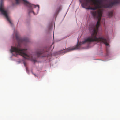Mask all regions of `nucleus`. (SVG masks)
I'll return each mask as SVG.
<instances>
[{
	"label": "nucleus",
	"mask_w": 120,
	"mask_h": 120,
	"mask_svg": "<svg viewBox=\"0 0 120 120\" xmlns=\"http://www.w3.org/2000/svg\"><path fill=\"white\" fill-rule=\"evenodd\" d=\"M92 2V4L94 5L95 7H90V9L95 10L97 9L102 8H110L112 7L113 5H115L116 4L119 3V1L116 0L115 2H112L109 4H102V1L98 0H90Z\"/></svg>",
	"instance_id": "3"
},
{
	"label": "nucleus",
	"mask_w": 120,
	"mask_h": 120,
	"mask_svg": "<svg viewBox=\"0 0 120 120\" xmlns=\"http://www.w3.org/2000/svg\"><path fill=\"white\" fill-rule=\"evenodd\" d=\"M113 12L112 11H110L108 13V15L109 17H111L112 16Z\"/></svg>",
	"instance_id": "10"
},
{
	"label": "nucleus",
	"mask_w": 120,
	"mask_h": 120,
	"mask_svg": "<svg viewBox=\"0 0 120 120\" xmlns=\"http://www.w3.org/2000/svg\"><path fill=\"white\" fill-rule=\"evenodd\" d=\"M44 54L43 51L41 50L37 51L36 53V55L38 57H40L45 56H46L44 55Z\"/></svg>",
	"instance_id": "6"
},
{
	"label": "nucleus",
	"mask_w": 120,
	"mask_h": 120,
	"mask_svg": "<svg viewBox=\"0 0 120 120\" xmlns=\"http://www.w3.org/2000/svg\"><path fill=\"white\" fill-rule=\"evenodd\" d=\"M79 48V45L78 44L76 45V46L73 48L68 49H67L68 52L70 51L73 50L77 49Z\"/></svg>",
	"instance_id": "8"
},
{
	"label": "nucleus",
	"mask_w": 120,
	"mask_h": 120,
	"mask_svg": "<svg viewBox=\"0 0 120 120\" xmlns=\"http://www.w3.org/2000/svg\"><path fill=\"white\" fill-rule=\"evenodd\" d=\"M0 12L5 17L11 25H12V23L8 15L9 13V11L8 10L5 9L4 7L2 0L1 1L0 4Z\"/></svg>",
	"instance_id": "4"
},
{
	"label": "nucleus",
	"mask_w": 120,
	"mask_h": 120,
	"mask_svg": "<svg viewBox=\"0 0 120 120\" xmlns=\"http://www.w3.org/2000/svg\"><path fill=\"white\" fill-rule=\"evenodd\" d=\"M38 6V8H39V6L38 5H37V6Z\"/></svg>",
	"instance_id": "12"
},
{
	"label": "nucleus",
	"mask_w": 120,
	"mask_h": 120,
	"mask_svg": "<svg viewBox=\"0 0 120 120\" xmlns=\"http://www.w3.org/2000/svg\"><path fill=\"white\" fill-rule=\"evenodd\" d=\"M16 1V3L17 4H19L22 1H23L24 4L27 7L30 8V11L29 12V13L31 12H33L34 14V12L32 11V8L34 6V5L31 4L30 3L28 2L26 0H15Z\"/></svg>",
	"instance_id": "5"
},
{
	"label": "nucleus",
	"mask_w": 120,
	"mask_h": 120,
	"mask_svg": "<svg viewBox=\"0 0 120 120\" xmlns=\"http://www.w3.org/2000/svg\"><path fill=\"white\" fill-rule=\"evenodd\" d=\"M33 74L35 76H36V75H35V74H33Z\"/></svg>",
	"instance_id": "13"
},
{
	"label": "nucleus",
	"mask_w": 120,
	"mask_h": 120,
	"mask_svg": "<svg viewBox=\"0 0 120 120\" xmlns=\"http://www.w3.org/2000/svg\"><path fill=\"white\" fill-rule=\"evenodd\" d=\"M24 65H25V63H24Z\"/></svg>",
	"instance_id": "14"
},
{
	"label": "nucleus",
	"mask_w": 120,
	"mask_h": 120,
	"mask_svg": "<svg viewBox=\"0 0 120 120\" xmlns=\"http://www.w3.org/2000/svg\"><path fill=\"white\" fill-rule=\"evenodd\" d=\"M10 51L13 55L16 56V55L14 54L13 52H15L16 55L19 54L24 58L30 60L32 61L35 62L36 61L35 59L33 58L31 55H29L27 54V49H22L19 47H15L11 46Z\"/></svg>",
	"instance_id": "2"
},
{
	"label": "nucleus",
	"mask_w": 120,
	"mask_h": 120,
	"mask_svg": "<svg viewBox=\"0 0 120 120\" xmlns=\"http://www.w3.org/2000/svg\"><path fill=\"white\" fill-rule=\"evenodd\" d=\"M23 41H26V42H28V41L27 40H26L25 39H24L23 40Z\"/></svg>",
	"instance_id": "11"
},
{
	"label": "nucleus",
	"mask_w": 120,
	"mask_h": 120,
	"mask_svg": "<svg viewBox=\"0 0 120 120\" xmlns=\"http://www.w3.org/2000/svg\"><path fill=\"white\" fill-rule=\"evenodd\" d=\"M90 1V0H86V2L83 4V7H84V6L88 7L86 8V9H90V5L89 4Z\"/></svg>",
	"instance_id": "7"
},
{
	"label": "nucleus",
	"mask_w": 120,
	"mask_h": 120,
	"mask_svg": "<svg viewBox=\"0 0 120 120\" xmlns=\"http://www.w3.org/2000/svg\"><path fill=\"white\" fill-rule=\"evenodd\" d=\"M92 15L95 18H97L98 21L96 25L91 24L89 26V29L90 32H92V33L91 37L88 38L82 42V44H84L86 42H90L95 41L98 42H103L106 46L109 45L107 42L108 39L104 38H103L96 37L97 31L100 25V21L102 14V10L99 9L97 11H93L92 12Z\"/></svg>",
	"instance_id": "1"
},
{
	"label": "nucleus",
	"mask_w": 120,
	"mask_h": 120,
	"mask_svg": "<svg viewBox=\"0 0 120 120\" xmlns=\"http://www.w3.org/2000/svg\"><path fill=\"white\" fill-rule=\"evenodd\" d=\"M16 38L18 42V45L19 46H20L19 42L20 41H21V40L19 38V37L16 35Z\"/></svg>",
	"instance_id": "9"
}]
</instances>
